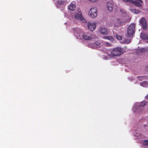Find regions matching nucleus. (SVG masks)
Segmentation results:
<instances>
[{
  "label": "nucleus",
  "instance_id": "f257e3e1",
  "mask_svg": "<svg viewBox=\"0 0 148 148\" xmlns=\"http://www.w3.org/2000/svg\"><path fill=\"white\" fill-rule=\"evenodd\" d=\"M73 31L75 32V34L77 35L75 33H77L79 36V38H83V39L87 40H90L91 39V37L90 36L88 35L86 33L83 34L80 32V30L78 28H74Z\"/></svg>",
  "mask_w": 148,
  "mask_h": 148
},
{
  "label": "nucleus",
  "instance_id": "f03ea898",
  "mask_svg": "<svg viewBox=\"0 0 148 148\" xmlns=\"http://www.w3.org/2000/svg\"><path fill=\"white\" fill-rule=\"evenodd\" d=\"M123 49L119 47L114 48L111 52V56H119L123 54Z\"/></svg>",
  "mask_w": 148,
  "mask_h": 148
},
{
  "label": "nucleus",
  "instance_id": "7ed1b4c3",
  "mask_svg": "<svg viewBox=\"0 0 148 148\" xmlns=\"http://www.w3.org/2000/svg\"><path fill=\"white\" fill-rule=\"evenodd\" d=\"M135 29V24H133L130 25L128 28L127 37H131L134 33Z\"/></svg>",
  "mask_w": 148,
  "mask_h": 148
},
{
  "label": "nucleus",
  "instance_id": "20e7f679",
  "mask_svg": "<svg viewBox=\"0 0 148 148\" xmlns=\"http://www.w3.org/2000/svg\"><path fill=\"white\" fill-rule=\"evenodd\" d=\"M128 22L127 20H124L121 19L117 18L116 21L114 23V26L116 27H119L124 25Z\"/></svg>",
  "mask_w": 148,
  "mask_h": 148
},
{
  "label": "nucleus",
  "instance_id": "39448f33",
  "mask_svg": "<svg viewBox=\"0 0 148 148\" xmlns=\"http://www.w3.org/2000/svg\"><path fill=\"white\" fill-rule=\"evenodd\" d=\"M75 18L84 23L86 22V21L84 19L81 11L78 10L77 13L75 15Z\"/></svg>",
  "mask_w": 148,
  "mask_h": 148
},
{
  "label": "nucleus",
  "instance_id": "423d86ee",
  "mask_svg": "<svg viewBox=\"0 0 148 148\" xmlns=\"http://www.w3.org/2000/svg\"><path fill=\"white\" fill-rule=\"evenodd\" d=\"M97 13L96 9L95 8H91L88 12L89 15L93 18H95L97 16Z\"/></svg>",
  "mask_w": 148,
  "mask_h": 148
},
{
  "label": "nucleus",
  "instance_id": "0eeeda50",
  "mask_svg": "<svg viewBox=\"0 0 148 148\" xmlns=\"http://www.w3.org/2000/svg\"><path fill=\"white\" fill-rule=\"evenodd\" d=\"M140 24L143 26V29L144 30L146 29L147 27V22L145 19L143 17L140 19Z\"/></svg>",
  "mask_w": 148,
  "mask_h": 148
},
{
  "label": "nucleus",
  "instance_id": "6e6552de",
  "mask_svg": "<svg viewBox=\"0 0 148 148\" xmlns=\"http://www.w3.org/2000/svg\"><path fill=\"white\" fill-rule=\"evenodd\" d=\"M88 27L90 31H93L95 29V24L94 23H88Z\"/></svg>",
  "mask_w": 148,
  "mask_h": 148
},
{
  "label": "nucleus",
  "instance_id": "1a4fd4ad",
  "mask_svg": "<svg viewBox=\"0 0 148 148\" xmlns=\"http://www.w3.org/2000/svg\"><path fill=\"white\" fill-rule=\"evenodd\" d=\"M99 31L101 34L106 35L108 34L107 29L103 27H101L99 28Z\"/></svg>",
  "mask_w": 148,
  "mask_h": 148
},
{
  "label": "nucleus",
  "instance_id": "9d476101",
  "mask_svg": "<svg viewBox=\"0 0 148 148\" xmlns=\"http://www.w3.org/2000/svg\"><path fill=\"white\" fill-rule=\"evenodd\" d=\"M129 3H132L136 6L140 7L141 6V3L139 1H134L132 0H130Z\"/></svg>",
  "mask_w": 148,
  "mask_h": 148
},
{
  "label": "nucleus",
  "instance_id": "9b49d317",
  "mask_svg": "<svg viewBox=\"0 0 148 148\" xmlns=\"http://www.w3.org/2000/svg\"><path fill=\"white\" fill-rule=\"evenodd\" d=\"M113 5L110 2H108L107 4V8L110 11H112L113 10Z\"/></svg>",
  "mask_w": 148,
  "mask_h": 148
},
{
  "label": "nucleus",
  "instance_id": "f8f14e48",
  "mask_svg": "<svg viewBox=\"0 0 148 148\" xmlns=\"http://www.w3.org/2000/svg\"><path fill=\"white\" fill-rule=\"evenodd\" d=\"M75 5L72 4H71L69 7V9L71 11H73L75 10Z\"/></svg>",
  "mask_w": 148,
  "mask_h": 148
},
{
  "label": "nucleus",
  "instance_id": "ddd939ff",
  "mask_svg": "<svg viewBox=\"0 0 148 148\" xmlns=\"http://www.w3.org/2000/svg\"><path fill=\"white\" fill-rule=\"evenodd\" d=\"M140 36L141 38L144 40H146L148 39V36L146 34L144 33L141 34Z\"/></svg>",
  "mask_w": 148,
  "mask_h": 148
},
{
  "label": "nucleus",
  "instance_id": "4468645a",
  "mask_svg": "<svg viewBox=\"0 0 148 148\" xmlns=\"http://www.w3.org/2000/svg\"><path fill=\"white\" fill-rule=\"evenodd\" d=\"M66 3V1L64 0H58L57 1V3L60 5H64L67 3V2Z\"/></svg>",
  "mask_w": 148,
  "mask_h": 148
},
{
  "label": "nucleus",
  "instance_id": "2eb2a0df",
  "mask_svg": "<svg viewBox=\"0 0 148 148\" xmlns=\"http://www.w3.org/2000/svg\"><path fill=\"white\" fill-rule=\"evenodd\" d=\"M101 43L98 41H96L93 43V45L97 47H99Z\"/></svg>",
  "mask_w": 148,
  "mask_h": 148
},
{
  "label": "nucleus",
  "instance_id": "dca6fc26",
  "mask_svg": "<svg viewBox=\"0 0 148 148\" xmlns=\"http://www.w3.org/2000/svg\"><path fill=\"white\" fill-rule=\"evenodd\" d=\"M130 11L135 14H138L139 13V11L135 9H132L130 10Z\"/></svg>",
  "mask_w": 148,
  "mask_h": 148
},
{
  "label": "nucleus",
  "instance_id": "f3484780",
  "mask_svg": "<svg viewBox=\"0 0 148 148\" xmlns=\"http://www.w3.org/2000/svg\"><path fill=\"white\" fill-rule=\"evenodd\" d=\"M146 101H143L141 103L140 106L142 107H143L146 104Z\"/></svg>",
  "mask_w": 148,
  "mask_h": 148
},
{
  "label": "nucleus",
  "instance_id": "a211bd4d",
  "mask_svg": "<svg viewBox=\"0 0 148 148\" xmlns=\"http://www.w3.org/2000/svg\"><path fill=\"white\" fill-rule=\"evenodd\" d=\"M101 42H104V44L106 46H107L108 47H110L111 46V44L108 42L103 41Z\"/></svg>",
  "mask_w": 148,
  "mask_h": 148
},
{
  "label": "nucleus",
  "instance_id": "6ab92c4d",
  "mask_svg": "<svg viewBox=\"0 0 148 148\" xmlns=\"http://www.w3.org/2000/svg\"><path fill=\"white\" fill-rule=\"evenodd\" d=\"M143 144L145 146H148V140H145L143 142Z\"/></svg>",
  "mask_w": 148,
  "mask_h": 148
},
{
  "label": "nucleus",
  "instance_id": "aec40b11",
  "mask_svg": "<svg viewBox=\"0 0 148 148\" xmlns=\"http://www.w3.org/2000/svg\"><path fill=\"white\" fill-rule=\"evenodd\" d=\"M116 38L119 40H121L122 39V38L121 36L117 34H116Z\"/></svg>",
  "mask_w": 148,
  "mask_h": 148
},
{
  "label": "nucleus",
  "instance_id": "412c9836",
  "mask_svg": "<svg viewBox=\"0 0 148 148\" xmlns=\"http://www.w3.org/2000/svg\"><path fill=\"white\" fill-rule=\"evenodd\" d=\"M108 40H110L111 41H112L114 40V38L111 36H108Z\"/></svg>",
  "mask_w": 148,
  "mask_h": 148
},
{
  "label": "nucleus",
  "instance_id": "4be33fe9",
  "mask_svg": "<svg viewBox=\"0 0 148 148\" xmlns=\"http://www.w3.org/2000/svg\"><path fill=\"white\" fill-rule=\"evenodd\" d=\"M146 83V81H145L142 82L141 83H140V85L141 86H145V84Z\"/></svg>",
  "mask_w": 148,
  "mask_h": 148
},
{
  "label": "nucleus",
  "instance_id": "5701e85b",
  "mask_svg": "<svg viewBox=\"0 0 148 148\" xmlns=\"http://www.w3.org/2000/svg\"><path fill=\"white\" fill-rule=\"evenodd\" d=\"M120 11L123 14H124L125 13V10L123 9H121L120 10Z\"/></svg>",
  "mask_w": 148,
  "mask_h": 148
},
{
  "label": "nucleus",
  "instance_id": "b1692460",
  "mask_svg": "<svg viewBox=\"0 0 148 148\" xmlns=\"http://www.w3.org/2000/svg\"><path fill=\"white\" fill-rule=\"evenodd\" d=\"M103 38L104 39L108 40V36H105L103 37Z\"/></svg>",
  "mask_w": 148,
  "mask_h": 148
},
{
  "label": "nucleus",
  "instance_id": "393cba45",
  "mask_svg": "<svg viewBox=\"0 0 148 148\" xmlns=\"http://www.w3.org/2000/svg\"><path fill=\"white\" fill-rule=\"evenodd\" d=\"M142 78V77L141 76H139L138 77V78L139 80H141V78Z\"/></svg>",
  "mask_w": 148,
  "mask_h": 148
},
{
  "label": "nucleus",
  "instance_id": "a878e982",
  "mask_svg": "<svg viewBox=\"0 0 148 148\" xmlns=\"http://www.w3.org/2000/svg\"><path fill=\"white\" fill-rule=\"evenodd\" d=\"M145 98L146 99H148V95L146 96Z\"/></svg>",
  "mask_w": 148,
  "mask_h": 148
}]
</instances>
